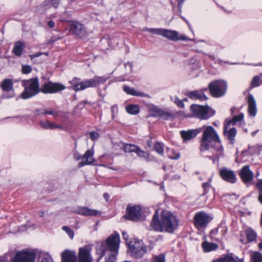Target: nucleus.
Wrapping results in <instances>:
<instances>
[{
	"instance_id": "1",
	"label": "nucleus",
	"mask_w": 262,
	"mask_h": 262,
	"mask_svg": "<svg viewBox=\"0 0 262 262\" xmlns=\"http://www.w3.org/2000/svg\"><path fill=\"white\" fill-rule=\"evenodd\" d=\"M203 135L201 140L200 151L201 152L209 150L210 144L214 142L212 149L215 152L212 151V156H208L206 157L213 161L215 163V160H219V157L223 155L224 149L221 144L220 137L212 126H203L202 127Z\"/></svg>"
},
{
	"instance_id": "2",
	"label": "nucleus",
	"mask_w": 262,
	"mask_h": 262,
	"mask_svg": "<svg viewBox=\"0 0 262 262\" xmlns=\"http://www.w3.org/2000/svg\"><path fill=\"white\" fill-rule=\"evenodd\" d=\"M161 218L162 221H160L158 213L156 211L152 217L150 224L154 230L172 233L177 228L178 221L176 216L170 212L167 211H163Z\"/></svg>"
},
{
	"instance_id": "3",
	"label": "nucleus",
	"mask_w": 262,
	"mask_h": 262,
	"mask_svg": "<svg viewBox=\"0 0 262 262\" xmlns=\"http://www.w3.org/2000/svg\"><path fill=\"white\" fill-rule=\"evenodd\" d=\"M108 79L106 76H95L93 78L81 80L80 78L74 77L69 81L71 88L76 91H83L89 88H96L103 83Z\"/></svg>"
},
{
	"instance_id": "4",
	"label": "nucleus",
	"mask_w": 262,
	"mask_h": 262,
	"mask_svg": "<svg viewBox=\"0 0 262 262\" xmlns=\"http://www.w3.org/2000/svg\"><path fill=\"white\" fill-rule=\"evenodd\" d=\"M120 237L117 233H114L110 235L106 241H101L98 243L96 252L100 255L98 261L105 255L106 251H109L118 254V251L119 247Z\"/></svg>"
},
{
	"instance_id": "5",
	"label": "nucleus",
	"mask_w": 262,
	"mask_h": 262,
	"mask_svg": "<svg viewBox=\"0 0 262 262\" xmlns=\"http://www.w3.org/2000/svg\"><path fill=\"white\" fill-rule=\"evenodd\" d=\"M22 82L23 86L24 88V91L20 95L22 99L30 98L39 93V86L38 79L37 78L25 80Z\"/></svg>"
},
{
	"instance_id": "6",
	"label": "nucleus",
	"mask_w": 262,
	"mask_h": 262,
	"mask_svg": "<svg viewBox=\"0 0 262 262\" xmlns=\"http://www.w3.org/2000/svg\"><path fill=\"white\" fill-rule=\"evenodd\" d=\"M130 255L135 258L141 257L147 251V247L141 241L134 239L128 244Z\"/></svg>"
},
{
	"instance_id": "7",
	"label": "nucleus",
	"mask_w": 262,
	"mask_h": 262,
	"mask_svg": "<svg viewBox=\"0 0 262 262\" xmlns=\"http://www.w3.org/2000/svg\"><path fill=\"white\" fill-rule=\"evenodd\" d=\"M227 84L225 81L216 80L211 82L208 87L211 96L219 98L223 96L227 91Z\"/></svg>"
},
{
	"instance_id": "8",
	"label": "nucleus",
	"mask_w": 262,
	"mask_h": 262,
	"mask_svg": "<svg viewBox=\"0 0 262 262\" xmlns=\"http://www.w3.org/2000/svg\"><path fill=\"white\" fill-rule=\"evenodd\" d=\"M190 110L194 116L201 120H207L215 113L211 108L198 104H192Z\"/></svg>"
},
{
	"instance_id": "9",
	"label": "nucleus",
	"mask_w": 262,
	"mask_h": 262,
	"mask_svg": "<svg viewBox=\"0 0 262 262\" xmlns=\"http://www.w3.org/2000/svg\"><path fill=\"white\" fill-rule=\"evenodd\" d=\"M124 217L129 220L138 221L141 217V208L139 205H128L126 208V214Z\"/></svg>"
},
{
	"instance_id": "10",
	"label": "nucleus",
	"mask_w": 262,
	"mask_h": 262,
	"mask_svg": "<svg viewBox=\"0 0 262 262\" xmlns=\"http://www.w3.org/2000/svg\"><path fill=\"white\" fill-rule=\"evenodd\" d=\"M93 154V151L90 149L87 150L82 156L76 151L74 154V159L77 161L82 160L78 164V167H81L86 165H90L94 162Z\"/></svg>"
},
{
	"instance_id": "11",
	"label": "nucleus",
	"mask_w": 262,
	"mask_h": 262,
	"mask_svg": "<svg viewBox=\"0 0 262 262\" xmlns=\"http://www.w3.org/2000/svg\"><path fill=\"white\" fill-rule=\"evenodd\" d=\"M66 89V87L59 83H53L49 81L43 84L40 91L45 94L56 93Z\"/></svg>"
},
{
	"instance_id": "12",
	"label": "nucleus",
	"mask_w": 262,
	"mask_h": 262,
	"mask_svg": "<svg viewBox=\"0 0 262 262\" xmlns=\"http://www.w3.org/2000/svg\"><path fill=\"white\" fill-rule=\"evenodd\" d=\"M35 254L32 252L22 251L17 252L13 262H34Z\"/></svg>"
},
{
	"instance_id": "13",
	"label": "nucleus",
	"mask_w": 262,
	"mask_h": 262,
	"mask_svg": "<svg viewBox=\"0 0 262 262\" xmlns=\"http://www.w3.org/2000/svg\"><path fill=\"white\" fill-rule=\"evenodd\" d=\"M91 251L92 248L89 245L80 248L78 254V262H93Z\"/></svg>"
},
{
	"instance_id": "14",
	"label": "nucleus",
	"mask_w": 262,
	"mask_h": 262,
	"mask_svg": "<svg viewBox=\"0 0 262 262\" xmlns=\"http://www.w3.org/2000/svg\"><path fill=\"white\" fill-rule=\"evenodd\" d=\"M210 220L209 215L203 212L196 213L194 217V225L198 229L205 227Z\"/></svg>"
},
{
	"instance_id": "15",
	"label": "nucleus",
	"mask_w": 262,
	"mask_h": 262,
	"mask_svg": "<svg viewBox=\"0 0 262 262\" xmlns=\"http://www.w3.org/2000/svg\"><path fill=\"white\" fill-rule=\"evenodd\" d=\"M69 27L70 31L78 37L82 38L86 35V31L84 27L78 22L72 21Z\"/></svg>"
},
{
	"instance_id": "16",
	"label": "nucleus",
	"mask_w": 262,
	"mask_h": 262,
	"mask_svg": "<svg viewBox=\"0 0 262 262\" xmlns=\"http://www.w3.org/2000/svg\"><path fill=\"white\" fill-rule=\"evenodd\" d=\"M162 36L170 40H187L189 38L185 36H179V33L176 31H172L167 29H163Z\"/></svg>"
},
{
	"instance_id": "17",
	"label": "nucleus",
	"mask_w": 262,
	"mask_h": 262,
	"mask_svg": "<svg viewBox=\"0 0 262 262\" xmlns=\"http://www.w3.org/2000/svg\"><path fill=\"white\" fill-rule=\"evenodd\" d=\"M239 175L242 181L246 184L252 181L253 179V173L248 165H245L242 168Z\"/></svg>"
},
{
	"instance_id": "18",
	"label": "nucleus",
	"mask_w": 262,
	"mask_h": 262,
	"mask_svg": "<svg viewBox=\"0 0 262 262\" xmlns=\"http://www.w3.org/2000/svg\"><path fill=\"white\" fill-rule=\"evenodd\" d=\"M222 178L230 183H234L236 181V176L233 171L226 168H223L220 171Z\"/></svg>"
},
{
	"instance_id": "19",
	"label": "nucleus",
	"mask_w": 262,
	"mask_h": 262,
	"mask_svg": "<svg viewBox=\"0 0 262 262\" xmlns=\"http://www.w3.org/2000/svg\"><path fill=\"white\" fill-rule=\"evenodd\" d=\"M207 88H205L199 90L192 91L187 93V96L192 100L205 101L208 99L204 93L205 91H207Z\"/></svg>"
},
{
	"instance_id": "20",
	"label": "nucleus",
	"mask_w": 262,
	"mask_h": 262,
	"mask_svg": "<svg viewBox=\"0 0 262 262\" xmlns=\"http://www.w3.org/2000/svg\"><path fill=\"white\" fill-rule=\"evenodd\" d=\"M152 113V116L159 117L166 120H172L174 118L172 113L157 107L153 108Z\"/></svg>"
},
{
	"instance_id": "21",
	"label": "nucleus",
	"mask_w": 262,
	"mask_h": 262,
	"mask_svg": "<svg viewBox=\"0 0 262 262\" xmlns=\"http://www.w3.org/2000/svg\"><path fill=\"white\" fill-rule=\"evenodd\" d=\"M202 130V128L188 130H182L180 132L181 137L184 141H188L194 138Z\"/></svg>"
},
{
	"instance_id": "22",
	"label": "nucleus",
	"mask_w": 262,
	"mask_h": 262,
	"mask_svg": "<svg viewBox=\"0 0 262 262\" xmlns=\"http://www.w3.org/2000/svg\"><path fill=\"white\" fill-rule=\"evenodd\" d=\"M62 262H77V255L76 252L70 250H64L61 254Z\"/></svg>"
},
{
	"instance_id": "23",
	"label": "nucleus",
	"mask_w": 262,
	"mask_h": 262,
	"mask_svg": "<svg viewBox=\"0 0 262 262\" xmlns=\"http://www.w3.org/2000/svg\"><path fill=\"white\" fill-rule=\"evenodd\" d=\"M229 124L226 123L224 126V135L229 140L231 144L234 141V138L236 135V130L234 127H229Z\"/></svg>"
},
{
	"instance_id": "24",
	"label": "nucleus",
	"mask_w": 262,
	"mask_h": 262,
	"mask_svg": "<svg viewBox=\"0 0 262 262\" xmlns=\"http://www.w3.org/2000/svg\"><path fill=\"white\" fill-rule=\"evenodd\" d=\"M77 213L81 215L84 216H97L101 214V212L94 209H91L85 207H79L77 209Z\"/></svg>"
},
{
	"instance_id": "25",
	"label": "nucleus",
	"mask_w": 262,
	"mask_h": 262,
	"mask_svg": "<svg viewBox=\"0 0 262 262\" xmlns=\"http://www.w3.org/2000/svg\"><path fill=\"white\" fill-rule=\"evenodd\" d=\"M248 113L251 116L254 117L257 113L256 101L252 95L249 94L248 96Z\"/></svg>"
},
{
	"instance_id": "26",
	"label": "nucleus",
	"mask_w": 262,
	"mask_h": 262,
	"mask_svg": "<svg viewBox=\"0 0 262 262\" xmlns=\"http://www.w3.org/2000/svg\"><path fill=\"white\" fill-rule=\"evenodd\" d=\"M212 262H244L243 259H239L232 254L223 255L221 257L214 260Z\"/></svg>"
},
{
	"instance_id": "27",
	"label": "nucleus",
	"mask_w": 262,
	"mask_h": 262,
	"mask_svg": "<svg viewBox=\"0 0 262 262\" xmlns=\"http://www.w3.org/2000/svg\"><path fill=\"white\" fill-rule=\"evenodd\" d=\"M219 231L222 233V235L225 234L227 231V227L225 223H222L217 228L212 230L210 233V237L217 241L218 239L215 236Z\"/></svg>"
},
{
	"instance_id": "28",
	"label": "nucleus",
	"mask_w": 262,
	"mask_h": 262,
	"mask_svg": "<svg viewBox=\"0 0 262 262\" xmlns=\"http://www.w3.org/2000/svg\"><path fill=\"white\" fill-rule=\"evenodd\" d=\"M202 247L205 252H209L216 250L218 248V245L214 243L205 241L202 243Z\"/></svg>"
},
{
	"instance_id": "29",
	"label": "nucleus",
	"mask_w": 262,
	"mask_h": 262,
	"mask_svg": "<svg viewBox=\"0 0 262 262\" xmlns=\"http://www.w3.org/2000/svg\"><path fill=\"white\" fill-rule=\"evenodd\" d=\"M2 90L5 92L13 90V83L10 79H5L1 83Z\"/></svg>"
},
{
	"instance_id": "30",
	"label": "nucleus",
	"mask_w": 262,
	"mask_h": 262,
	"mask_svg": "<svg viewBox=\"0 0 262 262\" xmlns=\"http://www.w3.org/2000/svg\"><path fill=\"white\" fill-rule=\"evenodd\" d=\"M25 47V46L24 43L21 41H17L14 45L13 52L15 55L20 56Z\"/></svg>"
},
{
	"instance_id": "31",
	"label": "nucleus",
	"mask_w": 262,
	"mask_h": 262,
	"mask_svg": "<svg viewBox=\"0 0 262 262\" xmlns=\"http://www.w3.org/2000/svg\"><path fill=\"white\" fill-rule=\"evenodd\" d=\"M123 91L127 94L135 96H143L144 94L142 92H137L135 89H132L128 86H123Z\"/></svg>"
},
{
	"instance_id": "32",
	"label": "nucleus",
	"mask_w": 262,
	"mask_h": 262,
	"mask_svg": "<svg viewBox=\"0 0 262 262\" xmlns=\"http://www.w3.org/2000/svg\"><path fill=\"white\" fill-rule=\"evenodd\" d=\"M126 112L132 115H137L139 112V107L137 105L129 104L126 107Z\"/></svg>"
},
{
	"instance_id": "33",
	"label": "nucleus",
	"mask_w": 262,
	"mask_h": 262,
	"mask_svg": "<svg viewBox=\"0 0 262 262\" xmlns=\"http://www.w3.org/2000/svg\"><path fill=\"white\" fill-rule=\"evenodd\" d=\"M243 119H244V114L243 113H241L239 115L234 116L233 117L232 119H231V120H226L225 123L228 124H229V125L232 124V125H234V124H236V122H239V121L243 120Z\"/></svg>"
},
{
	"instance_id": "34",
	"label": "nucleus",
	"mask_w": 262,
	"mask_h": 262,
	"mask_svg": "<svg viewBox=\"0 0 262 262\" xmlns=\"http://www.w3.org/2000/svg\"><path fill=\"white\" fill-rule=\"evenodd\" d=\"M251 259L252 262H262V254L258 251L252 252Z\"/></svg>"
},
{
	"instance_id": "35",
	"label": "nucleus",
	"mask_w": 262,
	"mask_h": 262,
	"mask_svg": "<svg viewBox=\"0 0 262 262\" xmlns=\"http://www.w3.org/2000/svg\"><path fill=\"white\" fill-rule=\"evenodd\" d=\"M243 152H247L249 155H254V154H259V147L257 146H249L247 150L244 151Z\"/></svg>"
},
{
	"instance_id": "36",
	"label": "nucleus",
	"mask_w": 262,
	"mask_h": 262,
	"mask_svg": "<svg viewBox=\"0 0 262 262\" xmlns=\"http://www.w3.org/2000/svg\"><path fill=\"white\" fill-rule=\"evenodd\" d=\"M137 146L131 144H126L124 145V151L125 152H136V149H137Z\"/></svg>"
},
{
	"instance_id": "37",
	"label": "nucleus",
	"mask_w": 262,
	"mask_h": 262,
	"mask_svg": "<svg viewBox=\"0 0 262 262\" xmlns=\"http://www.w3.org/2000/svg\"><path fill=\"white\" fill-rule=\"evenodd\" d=\"M246 234L248 240L249 242L254 241L256 238V233L255 231L251 229H247Z\"/></svg>"
},
{
	"instance_id": "38",
	"label": "nucleus",
	"mask_w": 262,
	"mask_h": 262,
	"mask_svg": "<svg viewBox=\"0 0 262 262\" xmlns=\"http://www.w3.org/2000/svg\"><path fill=\"white\" fill-rule=\"evenodd\" d=\"M163 29H155L144 28L142 29L143 31H147L150 33L156 35H160L162 36V31Z\"/></svg>"
},
{
	"instance_id": "39",
	"label": "nucleus",
	"mask_w": 262,
	"mask_h": 262,
	"mask_svg": "<svg viewBox=\"0 0 262 262\" xmlns=\"http://www.w3.org/2000/svg\"><path fill=\"white\" fill-rule=\"evenodd\" d=\"M216 5L227 12H230L232 11L231 7H227V4L226 1H219V3H216Z\"/></svg>"
},
{
	"instance_id": "40",
	"label": "nucleus",
	"mask_w": 262,
	"mask_h": 262,
	"mask_svg": "<svg viewBox=\"0 0 262 262\" xmlns=\"http://www.w3.org/2000/svg\"><path fill=\"white\" fill-rule=\"evenodd\" d=\"M62 229L66 232L71 239L74 238V232L70 227L64 226L62 227Z\"/></svg>"
},
{
	"instance_id": "41",
	"label": "nucleus",
	"mask_w": 262,
	"mask_h": 262,
	"mask_svg": "<svg viewBox=\"0 0 262 262\" xmlns=\"http://www.w3.org/2000/svg\"><path fill=\"white\" fill-rule=\"evenodd\" d=\"M154 148L155 150L160 155H162L164 152V149L163 145L160 142H157L155 143Z\"/></svg>"
},
{
	"instance_id": "42",
	"label": "nucleus",
	"mask_w": 262,
	"mask_h": 262,
	"mask_svg": "<svg viewBox=\"0 0 262 262\" xmlns=\"http://www.w3.org/2000/svg\"><path fill=\"white\" fill-rule=\"evenodd\" d=\"M115 253H110L105 257L104 262H115L116 260V255Z\"/></svg>"
},
{
	"instance_id": "43",
	"label": "nucleus",
	"mask_w": 262,
	"mask_h": 262,
	"mask_svg": "<svg viewBox=\"0 0 262 262\" xmlns=\"http://www.w3.org/2000/svg\"><path fill=\"white\" fill-rule=\"evenodd\" d=\"M260 77L259 76H254L251 81V85L252 87H257L260 85Z\"/></svg>"
},
{
	"instance_id": "44",
	"label": "nucleus",
	"mask_w": 262,
	"mask_h": 262,
	"mask_svg": "<svg viewBox=\"0 0 262 262\" xmlns=\"http://www.w3.org/2000/svg\"><path fill=\"white\" fill-rule=\"evenodd\" d=\"M136 154L138 155V156L141 158H146L147 154L144 151L142 150L138 146L137 147V149L135 152Z\"/></svg>"
},
{
	"instance_id": "45",
	"label": "nucleus",
	"mask_w": 262,
	"mask_h": 262,
	"mask_svg": "<svg viewBox=\"0 0 262 262\" xmlns=\"http://www.w3.org/2000/svg\"><path fill=\"white\" fill-rule=\"evenodd\" d=\"M40 114L42 115H51L55 117L57 116V113L53 110H43L40 112Z\"/></svg>"
},
{
	"instance_id": "46",
	"label": "nucleus",
	"mask_w": 262,
	"mask_h": 262,
	"mask_svg": "<svg viewBox=\"0 0 262 262\" xmlns=\"http://www.w3.org/2000/svg\"><path fill=\"white\" fill-rule=\"evenodd\" d=\"M155 262H165V255L161 254L154 257Z\"/></svg>"
},
{
	"instance_id": "47",
	"label": "nucleus",
	"mask_w": 262,
	"mask_h": 262,
	"mask_svg": "<svg viewBox=\"0 0 262 262\" xmlns=\"http://www.w3.org/2000/svg\"><path fill=\"white\" fill-rule=\"evenodd\" d=\"M32 71V68L30 66L25 65L22 67V72L23 74H29Z\"/></svg>"
},
{
	"instance_id": "48",
	"label": "nucleus",
	"mask_w": 262,
	"mask_h": 262,
	"mask_svg": "<svg viewBox=\"0 0 262 262\" xmlns=\"http://www.w3.org/2000/svg\"><path fill=\"white\" fill-rule=\"evenodd\" d=\"M90 137L93 141L98 139L99 137V134L95 132H91L89 133Z\"/></svg>"
},
{
	"instance_id": "49",
	"label": "nucleus",
	"mask_w": 262,
	"mask_h": 262,
	"mask_svg": "<svg viewBox=\"0 0 262 262\" xmlns=\"http://www.w3.org/2000/svg\"><path fill=\"white\" fill-rule=\"evenodd\" d=\"M174 102L180 108H183L184 106L183 101L176 97H174Z\"/></svg>"
},
{
	"instance_id": "50",
	"label": "nucleus",
	"mask_w": 262,
	"mask_h": 262,
	"mask_svg": "<svg viewBox=\"0 0 262 262\" xmlns=\"http://www.w3.org/2000/svg\"><path fill=\"white\" fill-rule=\"evenodd\" d=\"M41 127L45 129H50V122L48 121H41L40 123Z\"/></svg>"
},
{
	"instance_id": "51",
	"label": "nucleus",
	"mask_w": 262,
	"mask_h": 262,
	"mask_svg": "<svg viewBox=\"0 0 262 262\" xmlns=\"http://www.w3.org/2000/svg\"><path fill=\"white\" fill-rule=\"evenodd\" d=\"M48 4L47 5H49L48 8H50L51 6H53L54 8H57L58 6L59 3L57 1H47Z\"/></svg>"
},
{
	"instance_id": "52",
	"label": "nucleus",
	"mask_w": 262,
	"mask_h": 262,
	"mask_svg": "<svg viewBox=\"0 0 262 262\" xmlns=\"http://www.w3.org/2000/svg\"><path fill=\"white\" fill-rule=\"evenodd\" d=\"M111 112L112 114V118L114 119L115 115L118 113V107L117 105H113L111 107Z\"/></svg>"
},
{
	"instance_id": "53",
	"label": "nucleus",
	"mask_w": 262,
	"mask_h": 262,
	"mask_svg": "<svg viewBox=\"0 0 262 262\" xmlns=\"http://www.w3.org/2000/svg\"><path fill=\"white\" fill-rule=\"evenodd\" d=\"M256 187L258 190L259 194L262 193V180H259L256 183Z\"/></svg>"
},
{
	"instance_id": "54",
	"label": "nucleus",
	"mask_w": 262,
	"mask_h": 262,
	"mask_svg": "<svg viewBox=\"0 0 262 262\" xmlns=\"http://www.w3.org/2000/svg\"><path fill=\"white\" fill-rule=\"evenodd\" d=\"M125 68L127 70L128 72H130L132 70L133 66L130 63H125L124 64Z\"/></svg>"
},
{
	"instance_id": "55",
	"label": "nucleus",
	"mask_w": 262,
	"mask_h": 262,
	"mask_svg": "<svg viewBox=\"0 0 262 262\" xmlns=\"http://www.w3.org/2000/svg\"><path fill=\"white\" fill-rule=\"evenodd\" d=\"M210 184L209 182L204 183L203 184V187L204 189V192L203 194H205L207 193V189L208 188L210 187Z\"/></svg>"
},
{
	"instance_id": "56",
	"label": "nucleus",
	"mask_w": 262,
	"mask_h": 262,
	"mask_svg": "<svg viewBox=\"0 0 262 262\" xmlns=\"http://www.w3.org/2000/svg\"><path fill=\"white\" fill-rule=\"evenodd\" d=\"M168 157L171 159L177 160L179 159L180 157V154L179 153H176L173 152V156L169 155Z\"/></svg>"
},
{
	"instance_id": "57",
	"label": "nucleus",
	"mask_w": 262,
	"mask_h": 262,
	"mask_svg": "<svg viewBox=\"0 0 262 262\" xmlns=\"http://www.w3.org/2000/svg\"><path fill=\"white\" fill-rule=\"evenodd\" d=\"M42 54H43V53H42V52H38V53H36L35 54L30 55V57L32 60V59H33L34 58H35L36 57L40 56Z\"/></svg>"
},
{
	"instance_id": "58",
	"label": "nucleus",
	"mask_w": 262,
	"mask_h": 262,
	"mask_svg": "<svg viewBox=\"0 0 262 262\" xmlns=\"http://www.w3.org/2000/svg\"><path fill=\"white\" fill-rule=\"evenodd\" d=\"M48 26L50 28H53L55 26V23L53 20H49L47 21Z\"/></svg>"
},
{
	"instance_id": "59",
	"label": "nucleus",
	"mask_w": 262,
	"mask_h": 262,
	"mask_svg": "<svg viewBox=\"0 0 262 262\" xmlns=\"http://www.w3.org/2000/svg\"><path fill=\"white\" fill-rule=\"evenodd\" d=\"M40 262H51V259L48 257H42Z\"/></svg>"
},
{
	"instance_id": "60",
	"label": "nucleus",
	"mask_w": 262,
	"mask_h": 262,
	"mask_svg": "<svg viewBox=\"0 0 262 262\" xmlns=\"http://www.w3.org/2000/svg\"><path fill=\"white\" fill-rule=\"evenodd\" d=\"M183 3V1H179L178 5V8L180 11H181V9L182 7Z\"/></svg>"
},
{
	"instance_id": "61",
	"label": "nucleus",
	"mask_w": 262,
	"mask_h": 262,
	"mask_svg": "<svg viewBox=\"0 0 262 262\" xmlns=\"http://www.w3.org/2000/svg\"><path fill=\"white\" fill-rule=\"evenodd\" d=\"M56 124H54L53 123L50 122V129H55L56 128Z\"/></svg>"
},
{
	"instance_id": "62",
	"label": "nucleus",
	"mask_w": 262,
	"mask_h": 262,
	"mask_svg": "<svg viewBox=\"0 0 262 262\" xmlns=\"http://www.w3.org/2000/svg\"><path fill=\"white\" fill-rule=\"evenodd\" d=\"M122 235H123V237L125 241H127V238H128V235H127V233H126L125 232H122Z\"/></svg>"
},
{
	"instance_id": "63",
	"label": "nucleus",
	"mask_w": 262,
	"mask_h": 262,
	"mask_svg": "<svg viewBox=\"0 0 262 262\" xmlns=\"http://www.w3.org/2000/svg\"><path fill=\"white\" fill-rule=\"evenodd\" d=\"M103 197L106 200V201H107L108 200L110 196H109V194L108 193H105L103 194Z\"/></svg>"
},
{
	"instance_id": "64",
	"label": "nucleus",
	"mask_w": 262,
	"mask_h": 262,
	"mask_svg": "<svg viewBox=\"0 0 262 262\" xmlns=\"http://www.w3.org/2000/svg\"><path fill=\"white\" fill-rule=\"evenodd\" d=\"M258 200L259 201V202L262 204V193L259 194Z\"/></svg>"
}]
</instances>
